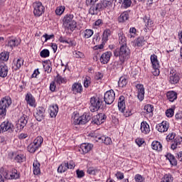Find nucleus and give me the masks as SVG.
Wrapping results in <instances>:
<instances>
[{
	"label": "nucleus",
	"instance_id": "1",
	"mask_svg": "<svg viewBox=\"0 0 182 182\" xmlns=\"http://www.w3.org/2000/svg\"><path fill=\"white\" fill-rule=\"evenodd\" d=\"M130 48L127 46H120L119 49L117 48L114 50V56L116 58H119V62L121 63H124L130 59Z\"/></svg>",
	"mask_w": 182,
	"mask_h": 182
},
{
	"label": "nucleus",
	"instance_id": "2",
	"mask_svg": "<svg viewBox=\"0 0 182 182\" xmlns=\"http://www.w3.org/2000/svg\"><path fill=\"white\" fill-rule=\"evenodd\" d=\"M12 105V99L9 96H5L0 100V119H4L6 117V112Z\"/></svg>",
	"mask_w": 182,
	"mask_h": 182
},
{
	"label": "nucleus",
	"instance_id": "3",
	"mask_svg": "<svg viewBox=\"0 0 182 182\" xmlns=\"http://www.w3.org/2000/svg\"><path fill=\"white\" fill-rule=\"evenodd\" d=\"M90 119V116L86 113L80 117L79 114L74 112L72 114L71 122L73 124L77 126L80 124H86Z\"/></svg>",
	"mask_w": 182,
	"mask_h": 182
},
{
	"label": "nucleus",
	"instance_id": "4",
	"mask_svg": "<svg viewBox=\"0 0 182 182\" xmlns=\"http://www.w3.org/2000/svg\"><path fill=\"white\" fill-rule=\"evenodd\" d=\"M0 173L6 180H18V178L21 177V174L16 168H12L9 175L8 174V171L6 170V168L2 166L1 168H0Z\"/></svg>",
	"mask_w": 182,
	"mask_h": 182
},
{
	"label": "nucleus",
	"instance_id": "5",
	"mask_svg": "<svg viewBox=\"0 0 182 182\" xmlns=\"http://www.w3.org/2000/svg\"><path fill=\"white\" fill-rule=\"evenodd\" d=\"M89 136L91 137V139H93L95 141L104 143L105 144H107V146L112 144V139L110 137L99 135L97 134V131L90 133Z\"/></svg>",
	"mask_w": 182,
	"mask_h": 182
},
{
	"label": "nucleus",
	"instance_id": "6",
	"mask_svg": "<svg viewBox=\"0 0 182 182\" xmlns=\"http://www.w3.org/2000/svg\"><path fill=\"white\" fill-rule=\"evenodd\" d=\"M33 14L37 18L42 16L45 14V6L41 1H36L33 4Z\"/></svg>",
	"mask_w": 182,
	"mask_h": 182
},
{
	"label": "nucleus",
	"instance_id": "7",
	"mask_svg": "<svg viewBox=\"0 0 182 182\" xmlns=\"http://www.w3.org/2000/svg\"><path fill=\"white\" fill-rule=\"evenodd\" d=\"M102 106V101H100V99L99 97H92L90 98V110L92 113H95V112H97L99 109H100V107Z\"/></svg>",
	"mask_w": 182,
	"mask_h": 182
},
{
	"label": "nucleus",
	"instance_id": "8",
	"mask_svg": "<svg viewBox=\"0 0 182 182\" xmlns=\"http://www.w3.org/2000/svg\"><path fill=\"white\" fill-rule=\"evenodd\" d=\"M151 63L152 65L153 69L154 71L153 72L154 76H159L160 75V63H159V60L157 59V55L156 54H153L150 57Z\"/></svg>",
	"mask_w": 182,
	"mask_h": 182
},
{
	"label": "nucleus",
	"instance_id": "9",
	"mask_svg": "<svg viewBox=\"0 0 182 182\" xmlns=\"http://www.w3.org/2000/svg\"><path fill=\"white\" fill-rule=\"evenodd\" d=\"M114 99H116V93L113 90L107 91L104 95V101L106 105H112L114 102Z\"/></svg>",
	"mask_w": 182,
	"mask_h": 182
},
{
	"label": "nucleus",
	"instance_id": "10",
	"mask_svg": "<svg viewBox=\"0 0 182 182\" xmlns=\"http://www.w3.org/2000/svg\"><path fill=\"white\" fill-rule=\"evenodd\" d=\"M5 132H8V133L14 132V124L9 121H4L0 124V133H5Z\"/></svg>",
	"mask_w": 182,
	"mask_h": 182
},
{
	"label": "nucleus",
	"instance_id": "11",
	"mask_svg": "<svg viewBox=\"0 0 182 182\" xmlns=\"http://www.w3.org/2000/svg\"><path fill=\"white\" fill-rule=\"evenodd\" d=\"M34 117L37 122H42L45 119V108L43 107H38L34 112Z\"/></svg>",
	"mask_w": 182,
	"mask_h": 182
},
{
	"label": "nucleus",
	"instance_id": "12",
	"mask_svg": "<svg viewBox=\"0 0 182 182\" xmlns=\"http://www.w3.org/2000/svg\"><path fill=\"white\" fill-rule=\"evenodd\" d=\"M28 120H29V117L26 114H22L18 121V130H23V127L28 124Z\"/></svg>",
	"mask_w": 182,
	"mask_h": 182
},
{
	"label": "nucleus",
	"instance_id": "13",
	"mask_svg": "<svg viewBox=\"0 0 182 182\" xmlns=\"http://www.w3.org/2000/svg\"><path fill=\"white\" fill-rule=\"evenodd\" d=\"M107 118V116H106V114L103 113L98 114L93 117L92 123H94V124H97V126H99L102 123H105Z\"/></svg>",
	"mask_w": 182,
	"mask_h": 182
},
{
	"label": "nucleus",
	"instance_id": "14",
	"mask_svg": "<svg viewBox=\"0 0 182 182\" xmlns=\"http://www.w3.org/2000/svg\"><path fill=\"white\" fill-rule=\"evenodd\" d=\"M19 45H21V39L16 38H11L8 39L6 46L10 48L11 50H14V48H17V46H19Z\"/></svg>",
	"mask_w": 182,
	"mask_h": 182
},
{
	"label": "nucleus",
	"instance_id": "15",
	"mask_svg": "<svg viewBox=\"0 0 182 182\" xmlns=\"http://www.w3.org/2000/svg\"><path fill=\"white\" fill-rule=\"evenodd\" d=\"M180 82V76L174 70H171L169 74V82L171 85H177Z\"/></svg>",
	"mask_w": 182,
	"mask_h": 182
},
{
	"label": "nucleus",
	"instance_id": "16",
	"mask_svg": "<svg viewBox=\"0 0 182 182\" xmlns=\"http://www.w3.org/2000/svg\"><path fill=\"white\" fill-rule=\"evenodd\" d=\"M170 123L167 121H163L162 122L158 124L156 127V129L160 133H166L168 130Z\"/></svg>",
	"mask_w": 182,
	"mask_h": 182
},
{
	"label": "nucleus",
	"instance_id": "17",
	"mask_svg": "<svg viewBox=\"0 0 182 182\" xmlns=\"http://www.w3.org/2000/svg\"><path fill=\"white\" fill-rule=\"evenodd\" d=\"M112 51H107L102 53L100 58V61L102 65H107L110 61V58H112Z\"/></svg>",
	"mask_w": 182,
	"mask_h": 182
},
{
	"label": "nucleus",
	"instance_id": "18",
	"mask_svg": "<svg viewBox=\"0 0 182 182\" xmlns=\"http://www.w3.org/2000/svg\"><path fill=\"white\" fill-rule=\"evenodd\" d=\"M136 88L139 100H140V102H143V100H144V85L137 84L136 85Z\"/></svg>",
	"mask_w": 182,
	"mask_h": 182
},
{
	"label": "nucleus",
	"instance_id": "19",
	"mask_svg": "<svg viewBox=\"0 0 182 182\" xmlns=\"http://www.w3.org/2000/svg\"><path fill=\"white\" fill-rule=\"evenodd\" d=\"M77 23L76 21H73L71 23H63V28H64L66 32L68 33H72L75 29H76Z\"/></svg>",
	"mask_w": 182,
	"mask_h": 182
},
{
	"label": "nucleus",
	"instance_id": "20",
	"mask_svg": "<svg viewBox=\"0 0 182 182\" xmlns=\"http://www.w3.org/2000/svg\"><path fill=\"white\" fill-rule=\"evenodd\" d=\"M26 101L27 105L31 107H36V100L31 92H28L26 95Z\"/></svg>",
	"mask_w": 182,
	"mask_h": 182
},
{
	"label": "nucleus",
	"instance_id": "21",
	"mask_svg": "<svg viewBox=\"0 0 182 182\" xmlns=\"http://www.w3.org/2000/svg\"><path fill=\"white\" fill-rule=\"evenodd\" d=\"M11 160H14L16 163H23V160H25V155L22 154L12 153Z\"/></svg>",
	"mask_w": 182,
	"mask_h": 182
},
{
	"label": "nucleus",
	"instance_id": "22",
	"mask_svg": "<svg viewBox=\"0 0 182 182\" xmlns=\"http://www.w3.org/2000/svg\"><path fill=\"white\" fill-rule=\"evenodd\" d=\"M71 90L74 95H77V93H82L83 92V87L81 83L75 82L72 85Z\"/></svg>",
	"mask_w": 182,
	"mask_h": 182
},
{
	"label": "nucleus",
	"instance_id": "23",
	"mask_svg": "<svg viewBox=\"0 0 182 182\" xmlns=\"http://www.w3.org/2000/svg\"><path fill=\"white\" fill-rule=\"evenodd\" d=\"M181 146H182V137L180 136H178L176 137L173 141H172V144L171 145V149L172 150H176V149L180 148Z\"/></svg>",
	"mask_w": 182,
	"mask_h": 182
},
{
	"label": "nucleus",
	"instance_id": "24",
	"mask_svg": "<svg viewBox=\"0 0 182 182\" xmlns=\"http://www.w3.org/2000/svg\"><path fill=\"white\" fill-rule=\"evenodd\" d=\"M59 112V107L58 105H53L49 107L48 113L50 114V117H56Z\"/></svg>",
	"mask_w": 182,
	"mask_h": 182
},
{
	"label": "nucleus",
	"instance_id": "25",
	"mask_svg": "<svg viewBox=\"0 0 182 182\" xmlns=\"http://www.w3.org/2000/svg\"><path fill=\"white\" fill-rule=\"evenodd\" d=\"M118 109L121 113L126 109V101L124 96L122 95L118 100Z\"/></svg>",
	"mask_w": 182,
	"mask_h": 182
},
{
	"label": "nucleus",
	"instance_id": "26",
	"mask_svg": "<svg viewBox=\"0 0 182 182\" xmlns=\"http://www.w3.org/2000/svg\"><path fill=\"white\" fill-rule=\"evenodd\" d=\"M118 36L119 45H121V46H127V40L126 39V36H124L123 31H119L118 32Z\"/></svg>",
	"mask_w": 182,
	"mask_h": 182
},
{
	"label": "nucleus",
	"instance_id": "27",
	"mask_svg": "<svg viewBox=\"0 0 182 182\" xmlns=\"http://www.w3.org/2000/svg\"><path fill=\"white\" fill-rule=\"evenodd\" d=\"M140 130L144 134H149L150 133V125L146 122L143 121L141 123Z\"/></svg>",
	"mask_w": 182,
	"mask_h": 182
},
{
	"label": "nucleus",
	"instance_id": "28",
	"mask_svg": "<svg viewBox=\"0 0 182 182\" xmlns=\"http://www.w3.org/2000/svg\"><path fill=\"white\" fill-rule=\"evenodd\" d=\"M93 149V145L92 144H82L80 146V150H82L83 154L89 153Z\"/></svg>",
	"mask_w": 182,
	"mask_h": 182
},
{
	"label": "nucleus",
	"instance_id": "29",
	"mask_svg": "<svg viewBox=\"0 0 182 182\" xmlns=\"http://www.w3.org/2000/svg\"><path fill=\"white\" fill-rule=\"evenodd\" d=\"M9 70L6 65L0 64V77H6Z\"/></svg>",
	"mask_w": 182,
	"mask_h": 182
},
{
	"label": "nucleus",
	"instance_id": "30",
	"mask_svg": "<svg viewBox=\"0 0 182 182\" xmlns=\"http://www.w3.org/2000/svg\"><path fill=\"white\" fill-rule=\"evenodd\" d=\"M146 43V40L144 39V37H139L137 39L134 40L133 42V46L136 48L137 46L138 48H141Z\"/></svg>",
	"mask_w": 182,
	"mask_h": 182
},
{
	"label": "nucleus",
	"instance_id": "31",
	"mask_svg": "<svg viewBox=\"0 0 182 182\" xmlns=\"http://www.w3.org/2000/svg\"><path fill=\"white\" fill-rule=\"evenodd\" d=\"M103 6L106 9H112L114 6H115L116 0H103Z\"/></svg>",
	"mask_w": 182,
	"mask_h": 182
},
{
	"label": "nucleus",
	"instance_id": "32",
	"mask_svg": "<svg viewBox=\"0 0 182 182\" xmlns=\"http://www.w3.org/2000/svg\"><path fill=\"white\" fill-rule=\"evenodd\" d=\"M165 157L167 160H168L171 166H177V159H176L174 155L171 154V153H167L165 155Z\"/></svg>",
	"mask_w": 182,
	"mask_h": 182
},
{
	"label": "nucleus",
	"instance_id": "33",
	"mask_svg": "<svg viewBox=\"0 0 182 182\" xmlns=\"http://www.w3.org/2000/svg\"><path fill=\"white\" fill-rule=\"evenodd\" d=\"M33 174L39 176L41 174V164L38 161H34L33 164Z\"/></svg>",
	"mask_w": 182,
	"mask_h": 182
},
{
	"label": "nucleus",
	"instance_id": "34",
	"mask_svg": "<svg viewBox=\"0 0 182 182\" xmlns=\"http://www.w3.org/2000/svg\"><path fill=\"white\" fill-rule=\"evenodd\" d=\"M166 97L169 102H174V100H177V92L175 91H168L166 93Z\"/></svg>",
	"mask_w": 182,
	"mask_h": 182
},
{
	"label": "nucleus",
	"instance_id": "35",
	"mask_svg": "<svg viewBox=\"0 0 182 182\" xmlns=\"http://www.w3.org/2000/svg\"><path fill=\"white\" fill-rule=\"evenodd\" d=\"M151 149L157 151H161L163 150V145L159 141H154L151 143Z\"/></svg>",
	"mask_w": 182,
	"mask_h": 182
},
{
	"label": "nucleus",
	"instance_id": "36",
	"mask_svg": "<svg viewBox=\"0 0 182 182\" xmlns=\"http://www.w3.org/2000/svg\"><path fill=\"white\" fill-rule=\"evenodd\" d=\"M119 4H120L121 8L127 9V8L132 6V0H119Z\"/></svg>",
	"mask_w": 182,
	"mask_h": 182
},
{
	"label": "nucleus",
	"instance_id": "37",
	"mask_svg": "<svg viewBox=\"0 0 182 182\" xmlns=\"http://www.w3.org/2000/svg\"><path fill=\"white\" fill-rule=\"evenodd\" d=\"M143 21L145 23V26L146 28V29H150V28L153 27V21L150 19V17H149L148 16H145L143 18Z\"/></svg>",
	"mask_w": 182,
	"mask_h": 182
},
{
	"label": "nucleus",
	"instance_id": "38",
	"mask_svg": "<svg viewBox=\"0 0 182 182\" xmlns=\"http://www.w3.org/2000/svg\"><path fill=\"white\" fill-rule=\"evenodd\" d=\"M94 31L92 29H85L82 33V36L84 39H89V38H92L93 36Z\"/></svg>",
	"mask_w": 182,
	"mask_h": 182
},
{
	"label": "nucleus",
	"instance_id": "39",
	"mask_svg": "<svg viewBox=\"0 0 182 182\" xmlns=\"http://www.w3.org/2000/svg\"><path fill=\"white\" fill-rule=\"evenodd\" d=\"M73 18H75V16H73V14L65 15L63 18V23H70L71 22H75V21L73 20Z\"/></svg>",
	"mask_w": 182,
	"mask_h": 182
},
{
	"label": "nucleus",
	"instance_id": "40",
	"mask_svg": "<svg viewBox=\"0 0 182 182\" xmlns=\"http://www.w3.org/2000/svg\"><path fill=\"white\" fill-rule=\"evenodd\" d=\"M42 143H43V138L41 136H37L33 141V144L38 149L42 146Z\"/></svg>",
	"mask_w": 182,
	"mask_h": 182
},
{
	"label": "nucleus",
	"instance_id": "41",
	"mask_svg": "<svg viewBox=\"0 0 182 182\" xmlns=\"http://www.w3.org/2000/svg\"><path fill=\"white\" fill-rule=\"evenodd\" d=\"M174 181V177H173V175H171V173H166L162 179L161 182H173Z\"/></svg>",
	"mask_w": 182,
	"mask_h": 182
},
{
	"label": "nucleus",
	"instance_id": "42",
	"mask_svg": "<svg viewBox=\"0 0 182 182\" xmlns=\"http://www.w3.org/2000/svg\"><path fill=\"white\" fill-rule=\"evenodd\" d=\"M129 19V12L124 11L120 16L118 17L119 22H126Z\"/></svg>",
	"mask_w": 182,
	"mask_h": 182
},
{
	"label": "nucleus",
	"instance_id": "43",
	"mask_svg": "<svg viewBox=\"0 0 182 182\" xmlns=\"http://www.w3.org/2000/svg\"><path fill=\"white\" fill-rule=\"evenodd\" d=\"M23 65V60L22 58H18L17 60H14V65L13 66V69L14 70H18V69H21V66Z\"/></svg>",
	"mask_w": 182,
	"mask_h": 182
},
{
	"label": "nucleus",
	"instance_id": "44",
	"mask_svg": "<svg viewBox=\"0 0 182 182\" xmlns=\"http://www.w3.org/2000/svg\"><path fill=\"white\" fill-rule=\"evenodd\" d=\"M9 60V52L4 51L0 53V60L1 62H7Z\"/></svg>",
	"mask_w": 182,
	"mask_h": 182
},
{
	"label": "nucleus",
	"instance_id": "45",
	"mask_svg": "<svg viewBox=\"0 0 182 182\" xmlns=\"http://www.w3.org/2000/svg\"><path fill=\"white\" fill-rule=\"evenodd\" d=\"M111 35H112V31H110V29H105L103 32V36H102L103 42H107Z\"/></svg>",
	"mask_w": 182,
	"mask_h": 182
},
{
	"label": "nucleus",
	"instance_id": "46",
	"mask_svg": "<svg viewBox=\"0 0 182 182\" xmlns=\"http://www.w3.org/2000/svg\"><path fill=\"white\" fill-rule=\"evenodd\" d=\"M144 110L149 114V116H153V112L154 110V107L151 105H146L144 107Z\"/></svg>",
	"mask_w": 182,
	"mask_h": 182
},
{
	"label": "nucleus",
	"instance_id": "47",
	"mask_svg": "<svg viewBox=\"0 0 182 182\" xmlns=\"http://www.w3.org/2000/svg\"><path fill=\"white\" fill-rule=\"evenodd\" d=\"M68 170L66 161L63 162L58 168V173H65Z\"/></svg>",
	"mask_w": 182,
	"mask_h": 182
},
{
	"label": "nucleus",
	"instance_id": "48",
	"mask_svg": "<svg viewBox=\"0 0 182 182\" xmlns=\"http://www.w3.org/2000/svg\"><path fill=\"white\" fill-rule=\"evenodd\" d=\"M127 85V78L126 77H121L118 81V86L119 87H124Z\"/></svg>",
	"mask_w": 182,
	"mask_h": 182
},
{
	"label": "nucleus",
	"instance_id": "49",
	"mask_svg": "<svg viewBox=\"0 0 182 182\" xmlns=\"http://www.w3.org/2000/svg\"><path fill=\"white\" fill-rule=\"evenodd\" d=\"M87 173L90 174V176H96V174L99 173V169L95 167H89L87 168Z\"/></svg>",
	"mask_w": 182,
	"mask_h": 182
},
{
	"label": "nucleus",
	"instance_id": "50",
	"mask_svg": "<svg viewBox=\"0 0 182 182\" xmlns=\"http://www.w3.org/2000/svg\"><path fill=\"white\" fill-rule=\"evenodd\" d=\"M55 81L58 85H62V83H66V78L63 77L61 75H58L55 77Z\"/></svg>",
	"mask_w": 182,
	"mask_h": 182
},
{
	"label": "nucleus",
	"instance_id": "51",
	"mask_svg": "<svg viewBox=\"0 0 182 182\" xmlns=\"http://www.w3.org/2000/svg\"><path fill=\"white\" fill-rule=\"evenodd\" d=\"M38 149L39 148H37L33 142H31L27 147V150L29 153H35V151Z\"/></svg>",
	"mask_w": 182,
	"mask_h": 182
},
{
	"label": "nucleus",
	"instance_id": "52",
	"mask_svg": "<svg viewBox=\"0 0 182 182\" xmlns=\"http://www.w3.org/2000/svg\"><path fill=\"white\" fill-rule=\"evenodd\" d=\"M121 113L124 114V117H130L134 112L132 108L129 107L127 109H124V112Z\"/></svg>",
	"mask_w": 182,
	"mask_h": 182
},
{
	"label": "nucleus",
	"instance_id": "53",
	"mask_svg": "<svg viewBox=\"0 0 182 182\" xmlns=\"http://www.w3.org/2000/svg\"><path fill=\"white\" fill-rule=\"evenodd\" d=\"M65 9H66L65 6H58L56 8V9H55L56 15H58L59 16H60V15H62L63 14V12H65Z\"/></svg>",
	"mask_w": 182,
	"mask_h": 182
},
{
	"label": "nucleus",
	"instance_id": "54",
	"mask_svg": "<svg viewBox=\"0 0 182 182\" xmlns=\"http://www.w3.org/2000/svg\"><path fill=\"white\" fill-rule=\"evenodd\" d=\"M91 80L92 79L90 78V77H85L83 80L84 87H88L89 86H90Z\"/></svg>",
	"mask_w": 182,
	"mask_h": 182
},
{
	"label": "nucleus",
	"instance_id": "55",
	"mask_svg": "<svg viewBox=\"0 0 182 182\" xmlns=\"http://www.w3.org/2000/svg\"><path fill=\"white\" fill-rule=\"evenodd\" d=\"M49 55H50V52L48 49H43L40 52V56L41 58H49Z\"/></svg>",
	"mask_w": 182,
	"mask_h": 182
},
{
	"label": "nucleus",
	"instance_id": "56",
	"mask_svg": "<svg viewBox=\"0 0 182 182\" xmlns=\"http://www.w3.org/2000/svg\"><path fill=\"white\" fill-rule=\"evenodd\" d=\"M73 56H75V58H76L77 59H80L85 58V54H83V53L80 51L75 50L73 52Z\"/></svg>",
	"mask_w": 182,
	"mask_h": 182
},
{
	"label": "nucleus",
	"instance_id": "57",
	"mask_svg": "<svg viewBox=\"0 0 182 182\" xmlns=\"http://www.w3.org/2000/svg\"><path fill=\"white\" fill-rule=\"evenodd\" d=\"M100 41V33H95L92 38V42H94V43H99Z\"/></svg>",
	"mask_w": 182,
	"mask_h": 182
},
{
	"label": "nucleus",
	"instance_id": "58",
	"mask_svg": "<svg viewBox=\"0 0 182 182\" xmlns=\"http://www.w3.org/2000/svg\"><path fill=\"white\" fill-rule=\"evenodd\" d=\"M165 113L167 117H173V116H174V109L169 108L166 111Z\"/></svg>",
	"mask_w": 182,
	"mask_h": 182
},
{
	"label": "nucleus",
	"instance_id": "59",
	"mask_svg": "<svg viewBox=\"0 0 182 182\" xmlns=\"http://www.w3.org/2000/svg\"><path fill=\"white\" fill-rule=\"evenodd\" d=\"M60 43H67L68 45H72V41L67 39L65 37H60L59 38Z\"/></svg>",
	"mask_w": 182,
	"mask_h": 182
},
{
	"label": "nucleus",
	"instance_id": "60",
	"mask_svg": "<svg viewBox=\"0 0 182 182\" xmlns=\"http://www.w3.org/2000/svg\"><path fill=\"white\" fill-rule=\"evenodd\" d=\"M66 166H67V169H72V168H75V167H76V164H75V162L73 161H70L68 162H65Z\"/></svg>",
	"mask_w": 182,
	"mask_h": 182
},
{
	"label": "nucleus",
	"instance_id": "61",
	"mask_svg": "<svg viewBox=\"0 0 182 182\" xmlns=\"http://www.w3.org/2000/svg\"><path fill=\"white\" fill-rule=\"evenodd\" d=\"M134 180L136 182H144L145 178L140 174H136L134 176Z\"/></svg>",
	"mask_w": 182,
	"mask_h": 182
},
{
	"label": "nucleus",
	"instance_id": "62",
	"mask_svg": "<svg viewBox=\"0 0 182 182\" xmlns=\"http://www.w3.org/2000/svg\"><path fill=\"white\" fill-rule=\"evenodd\" d=\"M96 6V10L100 12V11H103L105 9V6L103 5V1H101L100 3L97 4Z\"/></svg>",
	"mask_w": 182,
	"mask_h": 182
},
{
	"label": "nucleus",
	"instance_id": "63",
	"mask_svg": "<svg viewBox=\"0 0 182 182\" xmlns=\"http://www.w3.org/2000/svg\"><path fill=\"white\" fill-rule=\"evenodd\" d=\"M103 79V73H96L95 75V80H98L100 82Z\"/></svg>",
	"mask_w": 182,
	"mask_h": 182
},
{
	"label": "nucleus",
	"instance_id": "64",
	"mask_svg": "<svg viewBox=\"0 0 182 182\" xmlns=\"http://www.w3.org/2000/svg\"><path fill=\"white\" fill-rule=\"evenodd\" d=\"M76 174L77 178H83V176H85V171L77 169L76 171Z\"/></svg>",
	"mask_w": 182,
	"mask_h": 182
}]
</instances>
